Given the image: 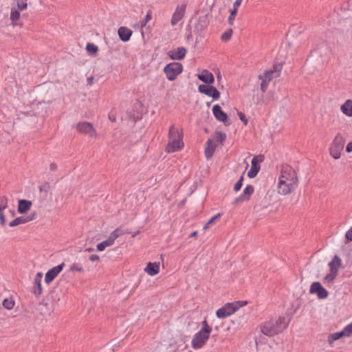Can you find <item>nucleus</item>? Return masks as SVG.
Wrapping results in <instances>:
<instances>
[{
  "mask_svg": "<svg viewBox=\"0 0 352 352\" xmlns=\"http://www.w3.org/2000/svg\"><path fill=\"white\" fill-rule=\"evenodd\" d=\"M298 182L296 170L288 164L283 165L278 184V193L282 195L291 193L297 188Z\"/></svg>",
  "mask_w": 352,
  "mask_h": 352,
  "instance_id": "f257e3e1",
  "label": "nucleus"
},
{
  "mask_svg": "<svg viewBox=\"0 0 352 352\" xmlns=\"http://www.w3.org/2000/svg\"><path fill=\"white\" fill-rule=\"evenodd\" d=\"M289 320L285 316L270 319L260 325V329L265 336L271 337L281 333L289 325Z\"/></svg>",
  "mask_w": 352,
  "mask_h": 352,
  "instance_id": "f03ea898",
  "label": "nucleus"
},
{
  "mask_svg": "<svg viewBox=\"0 0 352 352\" xmlns=\"http://www.w3.org/2000/svg\"><path fill=\"white\" fill-rule=\"evenodd\" d=\"M168 141L166 147L168 153H174L181 150L184 147L183 133L181 129L172 125L169 128Z\"/></svg>",
  "mask_w": 352,
  "mask_h": 352,
  "instance_id": "7ed1b4c3",
  "label": "nucleus"
},
{
  "mask_svg": "<svg viewBox=\"0 0 352 352\" xmlns=\"http://www.w3.org/2000/svg\"><path fill=\"white\" fill-rule=\"evenodd\" d=\"M246 302L237 301L226 303L224 306L219 308L217 312V317L219 318H225L233 314L237 309L245 305Z\"/></svg>",
  "mask_w": 352,
  "mask_h": 352,
  "instance_id": "20e7f679",
  "label": "nucleus"
},
{
  "mask_svg": "<svg viewBox=\"0 0 352 352\" xmlns=\"http://www.w3.org/2000/svg\"><path fill=\"white\" fill-rule=\"evenodd\" d=\"M182 65L177 62L168 63L164 68V72L166 74V78L170 81L175 80L177 76L182 72Z\"/></svg>",
  "mask_w": 352,
  "mask_h": 352,
  "instance_id": "39448f33",
  "label": "nucleus"
},
{
  "mask_svg": "<svg viewBox=\"0 0 352 352\" xmlns=\"http://www.w3.org/2000/svg\"><path fill=\"white\" fill-rule=\"evenodd\" d=\"M342 260L338 256L335 255L332 260L329 262V272L325 276L324 280L329 283L333 281L338 275L339 268L341 267Z\"/></svg>",
  "mask_w": 352,
  "mask_h": 352,
  "instance_id": "423d86ee",
  "label": "nucleus"
},
{
  "mask_svg": "<svg viewBox=\"0 0 352 352\" xmlns=\"http://www.w3.org/2000/svg\"><path fill=\"white\" fill-rule=\"evenodd\" d=\"M344 146V140L340 134H338L330 147V154L334 159H339Z\"/></svg>",
  "mask_w": 352,
  "mask_h": 352,
  "instance_id": "0eeeda50",
  "label": "nucleus"
},
{
  "mask_svg": "<svg viewBox=\"0 0 352 352\" xmlns=\"http://www.w3.org/2000/svg\"><path fill=\"white\" fill-rule=\"evenodd\" d=\"M210 333H206L199 331L196 333L191 342L192 347L195 349H199L203 347L209 339Z\"/></svg>",
  "mask_w": 352,
  "mask_h": 352,
  "instance_id": "6e6552de",
  "label": "nucleus"
},
{
  "mask_svg": "<svg viewBox=\"0 0 352 352\" xmlns=\"http://www.w3.org/2000/svg\"><path fill=\"white\" fill-rule=\"evenodd\" d=\"M120 234L121 233L119 229H116L113 231L107 240L103 241L97 245V250L101 252L104 250L106 248L111 246L114 243L116 239L118 238Z\"/></svg>",
  "mask_w": 352,
  "mask_h": 352,
  "instance_id": "1a4fd4ad",
  "label": "nucleus"
},
{
  "mask_svg": "<svg viewBox=\"0 0 352 352\" xmlns=\"http://www.w3.org/2000/svg\"><path fill=\"white\" fill-rule=\"evenodd\" d=\"M76 129L79 133L87 135L89 137H95L96 135V132L93 125L88 122H79L76 126Z\"/></svg>",
  "mask_w": 352,
  "mask_h": 352,
  "instance_id": "9d476101",
  "label": "nucleus"
},
{
  "mask_svg": "<svg viewBox=\"0 0 352 352\" xmlns=\"http://www.w3.org/2000/svg\"><path fill=\"white\" fill-rule=\"evenodd\" d=\"M199 92L212 97L214 100H217L220 97L219 91L213 86L208 85H200L198 87Z\"/></svg>",
  "mask_w": 352,
  "mask_h": 352,
  "instance_id": "9b49d317",
  "label": "nucleus"
},
{
  "mask_svg": "<svg viewBox=\"0 0 352 352\" xmlns=\"http://www.w3.org/2000/svg\"><path fill=\"white\" fill-rule=\"evenodd\" d=\"M254 188L252 185H247L243 190V193L236 197L233 201V204L237 205L240 203H243L248 201L250 199V196L253 194Z\"/></svg>",
  "mask_w": 352,
  "mask_h": 352,
  "instance_id": "f8f14e48",
  "label": "nucleus"
},
{
  "mask_svg": "<svg viewBox=\"0 0 352 352\" xmlns=\"http://www.w3.org/2000/svg\"><path fill=\"white\" fill-rule=\"evenodd\" d=\"M309 292L311 294H316L320 299L327 298L329 294L327 290L324 288L319 282H314L311 285Z\"/></svg>",
  "mask_w": 352,
  "mask_h": 352,
  "instance_id": "ddd939ff",
  "label": "nucleus"
},
{
  "mask_svg": "<svg viewBox=\"0 0 352 352\" xmlns=\"http://www.w3.org/2000/svg\"><path fill=\"white\" fill-rule=\"evenodd\" d=\"M65 266V263H62L60 265L55 266L48 270L45 274V282L49 285L52 281L60 274Z\"/></svg>",
  "mask_w": 352,
  "mask_h": 352,
  "instance_id": "4468645a",
  "label": "nucleus"
},
{
  "mask_svg": "<svg viewBox=\"0 0 352 352\" xmlns=\"http://www.w3.org/2000/svg\"><path fill=\"white\" fill-rule=\"evenodd\" d=\"M186 5L177 6L171 18L170 23L175 26L179 21H181L185 14Z\"/></svg>",
  "mask_w": 352,
  "mask_h": 352,
  "instance_id": "2eb2a0df",
  "label": "nucleus"
},
{
  "mask_svg": "<svg viewBox=\"0 0 352 352\" xmlns=\"http://www.w3.org/2000/svg\"><path fill=\"white\" fill-rule=\"evenodd\" d=\"M283 69L282 64H276L273 66V69L266 70L262 75L263 78H270V81L274 78L280 76Z\"/></svg>",
  "mask_w": 352,
  "mask_h": 352,
  "instance_id": "dca6fc26",
  "label": "nucleus"
},
{
  "mask_svg": "<svg viewBox=\"0 0 352 352\" xmlns=\"http://www.w3.org/2000/svg\"><path fill=\"white\" fill-rule=\"evenodd\" d=\"M186 54V49L184 47H179L168 52V56L173 60H182Z\"/></svg>",
  "mask_w": 352,
  "mask_h": 352,
  "instance_id": "f3484780",
  "label": "nucleus"
},
{
  "mask_svg": "<svg viewBox=\"0 0 352 352\" xmlns=\"http://www.w3.org/2000/svg\"><path fill=\"white\" fill-rule=\"evenodd\" d=\"M42 278L43 274L41 272H38L34 277L33 293L35 294L36 296H40L42 293Z\"/></svg>",
  "mask_w": 352,
  "mask_h": 352,
  "instance_id": "a211bd4d",
  "label": "nucleus"
},
{
  "mask_svg": "<svg viewBox=\"0 0 352 352\" xmlns=\"http://www.w3.org/2000/svg\"><path fill=\"white\" fill-rule=\"evenodd\" d=\"M212 113L214 118L219 122H226L228 118L226 113L222 111L219 104H215L212 107Z\"/></svg>",
  "mask_w": 352,
  "mask_h": 352,
  "instance_id": "6ab92c4d",
  "label": "nucleus"
},
{
  "mask_svg": "<svg viewBox=\"0 0 352 352\" xmlns=\"http://www.w3.org/2000/svg\"><path fill=\"white\" fill-rule=\"evenodd\" d=\"M259 162L256 156L254 157L251 161V168L248 172V176L250 178H254L258 174L260 170Z\"/></svg>",
  "mask_w": 352,
  "mask_h": 352,
  "instance_id": "aec40b11",
  "label": "nucleus"
},
{
  "mask_svg": "<svg viewBox=\"0 0 352 352\" xmlns=\"http://www.w3.org/2000/svg\"><path fill=\"white\" fill-rule=\"evenodd\" d=\"M217 148V144L211 139H208L206 144L205 156L208 160L210 159Z\"/></svg>",
  "mask_w": 352,
  "mask_h": 352,
  "instance_id": "412c9836",
  "label": "nucleus"
},
{
  "mask_svg": "<svg viewBox=\"0 0 352 352\" xmlns=\"http://www.w3.org/2000/svg\"><path fill=\"white\" fill-rule=\"evenodd\" d=\"M198 78L206 84H212L214 82V76L211 72L205 69L201 74L197 75Z\"/></svg>",
  "mask_w": 352,
  "mask_h": 352,
  "instance_id": "4be33fe9",
  "label": "nucleus"
},
{
  "mask_svg": "<svg viewBox=\"0 0 352 352\" xmlns=\"http://www.w3.org/2000/svg\"><path fill=\"white\" fill-rule=\"evenodd\" d=\"M8 206V198L6 196L0 197V223L4 226L6 223L3 210Z\"/></svg>",
  "mask_w": 352,
  "mask_h": 352,
  "instance_id": "5701e85b",
  "label": "nucleus"
},
{
  "mask_svg": "<svg viewBox=\"0 0 352 352\" xmlns=\"http://www.w3.org/2000/svg\"><path fill=\"white\" fill-rule=\"evenodd\" d=\"M118 33L120 40L124 42L128 41L132 35V31L126 27H120Z\"/></svg>",
  "mask_w": 352,
  "mask_h": 352,
  "instance_id": "b1692460",
  "label": "nucleus"
},
{
  "mask_svg": "<svg viewBox=\"0 0 352 352\" xmlns=\"http://www.w3.org/2000/svg\"><path fill=\"white\" fill-rule=\"evenodd\" d=\"M144 271L150 276H155L160 271V263L150 262L147 264Z\"/></svg>",
  "mask_w": 352,
  "mask_h": 352,
  "instance_id": "393cba45",
  "label": "nucleus"
},
{
  "mask_svg": "<svg viewBox=\"0 0 352 352\" xmlns=\"http://www.w3.org/2000/svg\"><path fill=\"white\" fill-rule=\"evenodd\" d=\"M31 206H32V202L30 201L26 200V199H21L19 201L18 212L20 214H24L28 210H30Z\"/></svg>",
  "mask_w": 352,
  "mask_h": 352,
  "instance_id": "a878e982",
  "label": "nucleus"
},
{
  "mask_svg": "<svg viewBox=\"0 0 352 352\" xmlns=\"http://www.w3.org/2000/svg\"><path fill=\"white\" fill-rule=\"evenodd\" d=\"M340 110L346 116L352 117V100H346L340 107Z\"/></svg>",
  "mask_w": 352,
  "mask_h": 352,
  "instance_id": "bb28decb",
  "label": "nucleus"
},
{
  "mask_svg": "<svg viewBox=\"0 0 352 352\" xmlns=\"http://www.w3.org/2000/svg\"><path fill=\"white\" fill-rule=\"evenodd\" d=\"M271 201V196L266 194L264 197L259 198L256 202V207H259L260 208H266L270 204Z\"/></svg>",
  "mask_w": 352,
  "mask_h": 352,
  "instance_id": "cd10ccee",
  "label": "nucleus"
},
{
  "mask_svg": "<svg viewBox=\"0 0 352 352\" xmlns=\"http://www.w3.org/2000/svg\"><path fill=\"white\" fill-rule=\"evenodd\" d=\"M33 220V217L32 218L25 217H19L12 220L9 223V226L10 227H14L20 224L25 223L28 221Z\"/></svg>",
  "mask_w": 352,
  "mask_h": 352,
  "instance_id": "c85d7f7f",
  "label": "nucleus"
},
{
  "mask_svg": "<svg viewBox=\"0 0 352 352\" xmlns=\"http://www.w3.org/2000/svg\"><path fill=\"white\" fill-rule=\"evenodd\" d=\"M343 336H345V334H344L343 330H342L340 331L335 332L333 333H331L328 336V342H329V344L331 345L336 340L340 339V338H342Z\"/></svg>",
  "mask_w": 352,
  "mask_h": 352,
  "instance_id": "c756f323",
  "label": "nucleus"
},
{
  "mask_svg": "<svg viewBox=\"0 0 352 352\" xmlns=\"http://www.w3.org/2000/svg\"><path fill=\"white\" fill-rule=\"evenodd\" d=\"M258 78L261 80V90L262 92H265L270 82V78L266 79L265 78H263V75L261 74L259 75Z\"/></svg>",
  "mask_w": 352,
  "mask_h": 352,
  "instance_id": "7c9ffc66",
  "label": "nucleus"
},
{
  "mask_svg": "<svg viewBox=\"0 0 352 352\" xmlns=\"http://www.w3.org/2000/svg\"><path fill=\"white\" fill-rule=\"evenodd\" d=\"M86 50L89 54L93 56L96 54L98 51V47L93 43H88L86 46Z\"/></svg>",
  "mask_w": 352,
  "mask_h": 352,
  "instance_id": "2f4dec72",
  "label": "nucleus"
},
{
  "mask_svg": "<svg viewBox=\"0 0 352 352\" xmlns=\"http://www.w3.org/2000/svg\"><path fill=\"white\" fill-rule=\"evenodd\" d=\"M151 18H152L151 11L148 10L147 12L144 19L139 22L138 25L140 28H144V26H146V23L151 19Z\"/></svg>",
  "mask_w": 352,
  "mask_h": 352,
  "instance_id": "473e14b6",
  "label": "nucleus"
},
{
  "mask_svg": "<svg viewBox=\"0 0 352 352\" xmlns=\"http://www.w3.org/2000/svg\"><path fill=\"white\" fill-rule=\"evenodd\" d=\"M14 305V301L11 298H5L3 301V306L8 310L12 309Z\"/></svg>",
  "mask_w": 352,
  "mask_h": 352,
  "instance_id": "72a5a7b5",
  "label": "nucleus"
},
{
  "mask_svg": "<svg viewBox=\"0 0 352 352\" xmlns=\"http://www.w3.org/2000/svg\"><path fill=\"white\" fill-rule=\"evenodd\" d=\"M20 11L15 8H12L10 12V19L12 21H16L19 19Z\"/></svg>",
  "mask_w": 352,
  "mask_h": 352,
  "instance_id": "f704fd0d",
  "label": "nucleus"
},
{
  "mask_svg": "<svg viewBox=\"0 0 352 352\" xmlns=\"http://www.w3.org/2000/svg\"><path fill=\"white\" fill-rule=\"evenodd\" d=\"M214 138L216 141L223 143V142L226 139V135L221 131H217L215 133Z\"/></svg>",
  "mask_w": 352,
  "mask_h": 352,
  "instance_id": "c9c22d12",
  "label": "nucleus"
},
{
  "mask_svg": "<svg viewBox=\"0 0 352 352\" xmlns=\"http://www.w3.org/2000/svg\"><path fill=\"white\" fill-rule=\"evenodd\" d=\"M232 29H228L224 33L222 34L221 38L223 41H228L230 39L232 35Z\"/></svg>",
  "mask_w": 352,
  "mask_h": 352,
  "instance_id": "e433bc0d",
  "label": "nucleus"
},
{
  "mask_svg": "<svg viewBox=\"0 0 352 352\" xmlns=\"http://www.w3.org/2000/svg\"><path fill=\"white\" fill-rule=\"evenodd\" d=\"M199 331H203V332L206 333H210H210L212 331V329L208 325L206 320H204L202 322V327H201V329Z\"/></svg>",
  "mask_w": 352,
  "mask_h": 352,
  "instance_id": "4c0bfd02",
  "label": "nucleus"
},
{
  "mask_svg": "<svg viewBox=\"0 0 352 352\" xmlns=\"http://www.w3.org/2000/svg\"><path fill=\"white\" fill-rule=\"evenodd\" d=\"M221 217V214L220 213H218L215 215H214L213 217H212L208 221V222L206 223V224L204 226V229H207V228H209L210 225L212 224L215 220H217V219H219V217Z\"/></svg>",
  "mask_w": 352,
  "mask_h": 352,
  "instance_id": "58836bf2",
  "label": "nucleus"
},
{
  "mask_svg": "<svg viewBox=\"0 0 352 352\" xmlns=\"http://www.w3.org/2000/svg\"><path fill=\"white\" fill-rule=\"evenodd\" d=\"M70 270L73 272H83V267L78 263H73L70 267Z\"/></svg>",
  "mask_w": 352,
  "mask_h": 352,
  "instance_id": "ea45409f",
  "label": "nucleus"
},
{
  "mask_svg": "<svg viewBox=\"0 0 352 352\" xmlns=\"http://www.w3.org/2000/svg\"><path fill=\"white\" fill-rule=\"evenodd\" d=\"M230 16L228 17V23L230 25H232L233 23H234V19H235V16L237 13V11H236V10H232V9H230Z\"/></svg>",
  "mask_w": 352,
  "mask_h": 352,
  "instance_id": "a19ab883",
  "label": "nucleus"
},
{
  "mask_svg": "<svg viewBox=\"0 0 352 352\" xmlns=\"http://www.w3.org/2000/svg\"><path fill=\"white\" fill-rule=\"evenodd\" d=\"M346 337H349L352 335V322L347 324L343 329Z\"/></svg>",
  "mask_w": 352,
  "mask_h": 352,
  "instance_id": "79ce46f5",
  "label": "nucleus"
},
{
  "mask_svg": "<svg viewBox=\"0 0 352 352\" xmlns=\"http://www.w3.org/2000/svg\"><path fill=\"white\" fill-rule=\"evenodd\" d=\"M28 4L24 0H18L17 1V8L18 10L23 11L27 8Z\"/></svg>",
  "mask_w": 352,
  "mask_h": 352,
  "instance_id": "37998d69",
  "label": "nucleus"
},
{
  "mask_svg": "<svg viewBox=\"0 0 352 352\" xmlns=\"http://www.w3.org/2000/svg\"><path fill=\"white\" fill-rule=\"evenodd\" d=\"M243 177L241 176L239 181L235 184L234 186V190L236 192H238L242 187L243 185Z\"/></svg>",
  "mask_w": 352,
  "mask_h": 352,
  "instance_id": "c03bdc74",
  "label": "nucleus"
},
{
  "mask_svg": "<svg viewBox=\"0 0 352 352\" xmlns=\"http://www.w3.org/2000/svg\"><path fill=\"white\" fill-rule=\"evenodd\" d=\"M345 238L346 239V241H352V226L350 228V229L346 232L345 234Z\"/></svg>",
  "mask_w": 352,
  "mask_h": 352,
  "instance_id": "a18cd8bd",
  "label": "nucleus"
},
{
  "mask_svg": "<svg viewBox=\"0 0 352 352\" xmlns=\"http://www.w3.org/2000/svg\"><path fill=\"white\" fill-rule=\"evenodd\" d=\"M238 115L240 120L243 121L244 124L246 125L248 124V120L246 119L245 116L241 112H239Z\"/></svg>",
  "mask_w": 352,
  "mask_h": 352,
  "instance_id": "49530a36",
  "label": "nucleus"
},
{
  "mask_svg": "<svg viewBox=\"0 0 352 352\" xmlns=\"http://www.w3.org/2000/svg\"><path fill=\"white\" fill-rule=\"evenodd\" d=\"M241 3H242L241 0H236L233 4L232 10H236V11H237L238 8L241 6Z\"/></svg>",
  "mask_w": 352,
  "mask_h": 352,
  "instance_id": "de8ad7c7",
  "label": "nucleus"
},
{
  "mask_svg": "<svg viewBox=\"0 0 352 352\" xmlns=\"http://www.w3.org/2000/svg\"><path fill=\"white\" fill-rule=\"evenodd\" d=\"M100 258L99 256L97 254H92L89 256V260L91 261H98Z\"/></svg>",
  "mask_w": 352,
  "mask_h": 352,
  "instance_id": "09e8293b",
  "label": "nucleus"
},
{
  "mask_svg": "<svg viewBox=\"0 0 352 352\" xmlns=\"http://www.w3.org/2000/svg\"><path fill=\"white\" fill-rule=\"evenodd\" d=\"M57 169V165L55 163H52L50 165V170L52 171H54Z\"/></svg>",
  "mask_w": 352,
  "mask_h": 352,
  "instance_id": "8fccbe9b",
  "label": "nucleus"
},
{
  "mask_svg": "<svg viewBox=\"0 0 352 352\" xmlns=\"http://www.w3.org/2000/svg\"><path fill=\"white\" fill-rule=\"evenodd\" d=\"M346 152L351 153L352 152V142H349L346 146Z\"/></svg>",
  "mask_w": 352,
  "mask_h": 352,
  "instance_id": "3c124183",
  "label": "nucleus"
},
{
  "mask_svg": "<svg viewBox=\"0 0 352 352\" xmlns=\"http://www.w3.org/2000/svg\"><path fill=\"white\" fill-rule=\"evenodd\" d=\"M94 250V248H86L85 251V252H93Z\"/></svg>",
  "mask_w": 352,
  "mask_h": 352,
  "instance_id": "603ef678",
  "label": "nucleus"
},
{
  "mask_svg": "<svg viewBox=\"0 0 352 352\" xmlns=\"http://www.w3.org/2000/svg\"><path fill=\"white\" fill-rule=\"evenodd\" d=\"M109 119H110L111 121H115V120H116V118H115L114 116H113L109 115Z\"/></svg>",
  "mask_w": 352,
  "mask_h": 352,
  "instance_id": "864d4df0",
  "label": "nucleus"
},
{
  "mask_svg": "<svg viewBox=\"0 0 352 352\" xmlns=\"http://www.w3.org/2000/svg\"><path fill=\"white\" fill-rule=\"evenodd\" d=\"M92 80H93V78H92V77L89 78L87 79L89 84H91V83Z\"/></svg>",
  "mask_w": 352,
  "mask_h": 352,
  "instance_id": "5fc2aeb1",
  "label": "nucleus"
},
{
  "mask_svg": "<svg viewBox=\"0 0 352 352\" xmlns=\"http://www.w3.org/2000/svg\"><path fill=\"white\" fill-rule=\"evenodd\" d=\"M196 234H197V232H192V233L190 234V236H195Z\"/></svg>",
  "mask_w": 352,
  "mask_h": 352,
  "instance_id": "6e6d98bb",
  "label": "nucleus"
},
{
  "mask_svg": "<svg viewBox=\"0 0 352 352\" xmlns=\"http://www.w3.org/2000/svg\"><path fill=\"white\" fill-rule=\"evenodd\" d=\"M32 217H33V219H34V214H32V215H31V216H28V218H32Z\"/></svg>",
  "mask_w": 352,
  "mask_h": 352,
  "instance_id": "4d7b16f0",
  "label": "nucleus"
},
{
  "mask_svg": "<svg viewBox=\"0 0 352 352\" xmlns=\"http://www.w3.org/2000/svg\"><path fill=\"white\" fill-rule=\"evenodd\" d=\"M217 78L221 79V76L219 74L217 76Z\"/></svg>",
  "mask_w": 352,
  "mask_h": 352,
  "instance_id": "13d9d810",
  "label": "nucleus"
}]
</instances>
